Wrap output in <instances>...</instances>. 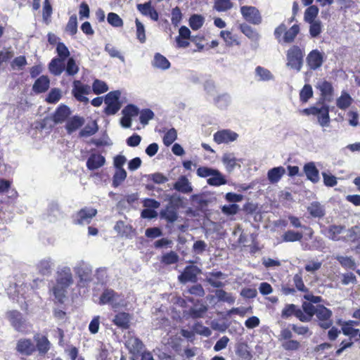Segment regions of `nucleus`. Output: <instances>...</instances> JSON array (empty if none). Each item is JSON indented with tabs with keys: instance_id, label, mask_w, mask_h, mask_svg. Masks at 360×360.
Masks as SVG:
<instances>
[{
	"instance_id": "61",
	"label": "nucleus",
	"mask_w": 360,
	"mask_h": 360,
	"mask_svg": "<svg viewBox=\"0 0 360 360\" xmlns=\"http://www.w3.org/2000/svg\"><path fill=\"white\" fill-rule=\"evenodd\" d=\"M65 70L66 74L69 76H73L78 72L79 67L77 65L74 58H70L68 59L67 66Z\"/></svg>"
},
{
	"instance_id": "50",
	"label": "nucleus",
	"mask_w": 360,
	"mask_h": 360,
	"mask_svg": "<svg viewBox=\"0 0 360 360\" xmlns=\"http://www.w3.org/2000/svg\"><path fill=\"white\" fill-rule=\"evenodd\" d=\"M127 177V172L124 169H116V172L112 178V186H119Z\"/></svg>"
},
{
	"instance_id": "4",
	"label": "nucleus",
	"mask_w": 360,
	"mask_h": 360,
	"mask_svg": "<svg viewBox=\"0 0 360 360\" xmlns=\"http://www.w3.org/2000/svg\"><path fill=\"white\" fill-rule=\"evenodd\" d=\"M100 304H110L112 309H116L126 304L124 296L118 294L112 289H105L100 297Z\"/></svg>"
},
{
	"instance_id": "17",
	"label": "nucleus",
	"mask_w": 360,
	"mask_h": 360,
	"mask_svg": "<svg viewBox=\"0 0 360 360\" xmlns=\"http://www.w3.org/2000/svg\"><path fill=\"white\" fill-rule=\"evenodd\" d=\"M73 269L80 281L87 280L92 273L91 265L83 260L77 262L73 267Z\"/></svg>"
},
{
	"instance_id": "48",
	"label": "nucleus",
	"mask_w": 360,
	"mask_h": 360,
	"mask_svg": "<svg viewBox=\"0 0 360 360\" xmlns=\"http://www.w3.org/2000/svg\"><path fill=\"white\" fill-rule=\"evenodd\" d=\"M69 113H70V110L67 106H65V105L60 106L57 109V110L54 115V121L56 122H58V123L63 122L67 118V117L69 115Z\"/></svg>"
},
{
	"instance_id": "5",
	"label": "nucleus",
	"mask_w": 360,
	"mask_h": 360,
	"mask_svg": "<svg viewBox=\"0 0 360 360\" xmlns=\"http://www.w3.org/2000/svg\"><path fill=\"white\" fill-rule=\"evenodd\" d=\"M181 202L179 196L173 195L170 197L169 202L166 207L160 212L161 219L166 220L169 223H174L178 218L177 207Z\"/></svg>"
},
{
	"instance_id": "33",
	"label": "nucleus",
	"mask_w": 360,
	"mask_h": 360,
	"mask_svg": "<svg viewBox=\"0 0 360 360\" xmlns=\"http://www.w3.org/2000/svg\"><path fill=\"white\" fill-rule=\"evenodd\" d=\"M307 211L315 218H321L325 215V208L319 202H312L308 206Z\"/></svg>"
},
{
	"instance_id": "9",
	"label": "nucleus",
	"mask_w": 360,
	"mask_h": 360,
	"mask_svg": "<svg viewBox=\"0 0 360 360\" xmlns=\"http://www.w3.org/2000/svg\"><path fill=\"white\" fill-rule=\"evenodd\" d=\"M240 13L243 18L253 25H259L262 18L259 11L255 6H243L240 7Z\"/></svg>"
},
{
	"instance_id": "62",
	"label": "nucleus",
	"mask_w": 360,
	"mask_h": 360,
	"mask_svg": "<svg viewBox=\"0 0 360 360\" xmlns=\"http://www.w3.org/2000/svg\"><path fill=\"white\" fill-rule=\"evenodd\" d=\"M336 259L345 268L351 269H355V262L350 257L338 256Z\"/></svg>"
},
{
	"instance_id": "24",
	"label": "nucleus",
	"mask_w": 360,
	"mask_h": 360,
	"mask_svg": "<svg viewBox=\"0 0 360 360\" xmlns=\"http://www.w3.org/2000/svg\"><path fill=\"white\" fill-rule=\"evenodd\" d=\"M255 78L258 82H269L274 79V75L268 69L257 66L255 70Z\"/></svg>"
},
{
	"instance_id": "36",
	"label": "nucleus",
	"mask_w": 360,
	"mask_h": 360,
	"mask_svg": "<svg viewBox=\"0 0 360 360\" xmlns=\"http://www.w3.org/2000/svg\"><path fill=\"white\" fill-rule=\"evenodd\" d=\"M37 347L39 353L45 354L50 348V342L46 337L37 334L34 336Z\"/></svg>"
},
{
	"instance_id": "56",
	"label": "nucleus",
	"mask_w": 360,
	"mask_h": 360,
	"mask_svg": "<svg viewBox=\"0 0 360 360\" xmlns=\"http://www.w3.org/2000/svg\"><path fill=\"white\" fill-rule=\"evenodd\" d=\"M179 261V255L174 251L166 253L162 257V262L170 265L176 263Z\"/></svg>"
},
{
	"instance_id": "54",
	"label": "nucleus",
	"mask_w": 360,
	"mask_h": 360,
	"mask_svg": "<svg viewBox=\"0 0 360 360\" xmlns=\"http://www.w3.org/2000/svg\"><path fill=\"white\" fill-rule=\"evenodd\" d=\"M66 32L71 35H74L77 32V18L76 15H72L70 17L65 28Z\"/></svg>"
},
{
	"instance_id": "57",
	"label": "nucleus",
	"mask_w": 360,
	"mask_h": 360,
	"mask_svg": "<svg viewBox=\"0 0 360 360\" xmlns=\"http://www.w3.org/2000/svg\"><path fill=\"white\" fill-rule=\"evenodd\" d=\"M282 347L286 351H297L300 349V342L295 340H288L283 341L281 344Z\"/></svg>"
},
{
	"instance_id": "27",
	"label": "nucleus",
	"mask_w": 360,
	"mask_h": 360,
	"mask_svg": "<svg viewBox=\"0 0 360 360\" xmlns=\"http://www.w3.org/2000/svg\"><path fill=\"white\" fill-rule=\"evenodd\" d=\"M130 320L131 316L128 313L120 312L115 316L112 321L119 328L127 329L129 327Z\"/></svg>"
},
{
	"instance_id": "53",
	"label": "nucleus",
	"mask_w": 360,
	"mask_h": 360,
	"mask_svg": "<svg viewBox=\"0 0 360 360\" xmlns=\"http://www.w3.org/2000/svg\"><path fill=\"white\" fill-rule=\"evenodd\" d=\"M312 96L313 90L311 85L305 84L300 93V101L303 103H307Z\"/></svg>"
},
{
	"instance_id": "40",
	"label": "nucleus",
	"mask_w": 360,
	"mask_h": 360,
	"mask_svg": "<svg viewBox=\"0 0 360 360\" xmlns=\"http://www.w3.org/2000/svg\"><path fill=\"white\" fill-rule=\"evenodd\" d=\"M302 238V233L293 230H288L282 235V240L285 243L301 241Z\"/></svg>"
},
{
	"instance_id": "31",
	"label": "nucleus",
	"mask_w": 360,
	"mask_h": 360,
	"mask_svg": "<svg viewBox=\"0 0 360 360\" xmlns=\"http://www.w3.org/2000/svg\"><path fill=\"white\" fill-rule=\"evenodd\" d=\"M49 71L54 75H60L65 70L64 60L58 58H53L49 65Z\"/></svg>"
},
{
	"instance_id": "34",
	"label": "nucleus",
	"mask_w": 360,
	"mask_h": 360,
	"mask_svg": "<svg viewBox=\"0 0 360 360\" xmlns=\"http://www.w3.org/2000/svg\"><path fill=\"white\" fill-rule=\"evenodd\" d=\"M114 230L122 237H130L133 232L131 226L125 224L122 221H117Z\"/></svg>"
},
{
	"instance_id": "8",
	"label": "nucleus",
	"mask_w": 360,
	"mask_h": 360,
	"mask_svg": "<svg viewBox=\"0 0 360 360\" xmlns=\"http://www.w3.org/2000/svg\"><path fill=\"white\" fill-rule=\"evenodd\" d=\"M6 316L12 326L16 330L25 332L28 329V324L26 320L19 311L15 310L8 311Z\"/></svg>"
},
{
	"instance_id": "16",
	"label": "nucleus",
	"mask_w": 360,
	"mask_h": 360,
	"mask_svg": "<svg viewBox=\"0 0 360 360\" xmlns=\"http://www.w3.org/2000/svg\"><path fill=\"white\" fill-rule=\"evenodd\" d=\"M238 134L230 129H223L214 134V140L218 144L229 143L236 141Z\"/></svg>"
},
{
	"instance_id": "63",
	"label": "nucleus",
	"mask_w": 360,
	"mask_h": 360,
	"mask_svg": "<svg viewBox=\"0 0 360 360\" xmlns=\"http://www.w3.org/2000/svg\"><path fill=\"white\" fill-rule=\"evenodd\" d=\"M61 98V91L59 89H53L49 93L46 101L49 103H56Z\"/></svg>"
},
{
	"instance_id": "39",
	"label": "nucleus",
	"mask_w": 360,
	"mask_h": 360,
	"mask_svg": "<svg viewBox=\"0 0 360 360\" xmlns=\"http://www.w3.org/2000/svg\"><path fill=\"white\" fill-rule=\"evenodd\" d=\"M231 102V96L227 94H222L214 98V103L220 109H226Z\"/></svg>"
},
{
	"instance_id": "64",
	"label": "nucleus",
	"mask_w": 360,
	"mask_h": 360,
	"mask_svg": "<svg viewBox=\"0 0 360 360\" xmlns=\"http://www.w3.org/2000/svg\"><path fill=\"white\" fill-rule=\"evenodd\" d=\"M121 93L120 91H113L109 92L105 98V104H112V103H118L119 98L120 97Z\"/></svg>"
},
{
	"instance_id": "2",
	"label": "nucleus",
	"mask_w": 360,
	"mask_h": 360,
	"mask_svg": "<svg viewBox=\"0 0 360 360\" xmlns=\"http://www.w3.org/2000/svg\"><path fill=\"white\" fill-rule=\"evenodd\" d=\"M73 283L74 278L70 267L68 266L58 267L56 271V285L52 288L53 294L58 302H63L67 289Z\"/></svg>"
},
{
	"instance_id": "32",
	"label": "nucleus",
	"mask_w": 360,
	"mask_h": 360,
	"mask_svg": "<svg viewBox=\"0 0 360 360\" xmlns=\"http://www.w3.org/2000/svg\"><path fill=\"white\" fill-rule=\"evenodd\" d=\"M84 123V120L82 117L75 116L68 120L66 122L65 128L69 134H72Z\"/></svg>"
},
{
	"instance_id": "43",
	"label": "nucleus",
	"mask_w": 360,
	"mask_h": 360,
	"mask_svg": "<svg viewBox=\"0 0 360 360\" xmlns=\"http://www.w3.org/2000/svg\"><path fill=\"white\" fill-rule=\"evenodd\" d=\"M352 101L349 94L346 92H342L341 96L337 99L336 105L340 109L345 110L350 106Z\"/></svg>"
},
{
	"instance_id": "26",
	"label": "nucleus",
	"mask_w": 360,
	"mask_h": 360,
	"mask_svg": "<svg viewBox=\"0 0 360 360\" xmlns=\"http://www.w3.org/2000/svg\"><path fill=\"white\" fill-rule=\"evenodd\" d=\"M207 311V307L200 301H198V304H195L194 307H191L187 314L192 319H199L203 317Z\"/></svg>"
},
{
	"instance_id": "21",
	"label": "nucleus",
	"mask_w": 360,
	"mask_h": 360,
	"mask_svg": "<svg viewBox=\"0 0 360 360\" xmlns=\"http://www.w3.org/2000/svg\"><path fill=\"white\" fill-rule=\"evenodd\" d=\"M238 159L232 153H226L221 158V162L228 172H232L236 167H240L238 163Z\"/></svg>"
},
{
	"instance_id": "23",
	"label": "nucleus",
	"mask_w": 360,
	"mask_h": 360,
	"mask_svg": "<svg viewBox=\"0 0 360 360\" xmlns=\"http://www.w3.org/2000/svg\"><path fill=\"white\" fill-rule=\"evenodd\" d=\"M304 172L309 180H310L313 183L319 182V172L317 168L315 166L314 162H311L304 165Z\"/></svg>"
},
{
	"instance_id": "51",
	"label": "nucleus",
	"mask_w": 360,
	"mask_h": 360,
	"mask_svg": "<svg viewBox=\"0 0 360 360\" xmlns=\"http://www.w3.org/2000/svg\"><path fill=\"white\" fill-rule=\"evenodd\" d=\"M108 22L114 27H121L124 22L122 19L115 13H109L107 16Z\"/></svg>"
},
{
	"instance_id": "20",
	"label": "nucleus",
	"mask_w": 360,
	"mask_h": 360,
	"mask_svg": "<svg viewBox=\"0 0 360 360\" xmlns=\"http://www.w3.org/2000/svg\"><path fill=\"white\" fill-rule=\"evenodd\" d=\"M105 164V158L97 153H92L87 159L86 167L89 170H95L101 168Z\"/></svg>"
},
{
	"instance_id": "52",
	"label": "nucleus",
	"mask_w": 360,
	"mask_h": 360,
	"mask_svg": "<svg viewBox=\"0 0 360 360\" xmlns=\"http://www.w3.org/2000/svg\"><path fill=\"white\" fill-rule=\"evenodd\" d=\"M177 139V131L174 128H171L165 134L163 143L166 146L172 145Z\"/></svg>"
},
{
	"instance_id": "3",
	"label": "nucleus",
	"mask_w": 360,
	"mask_h": 360,
	"mask_svg": "<svg viewBox=\"0 0 360 360\" xmlns=\"http://www.w3.org/2000/svg\"><path fill=\"white\" fill-rule=\"evenodd\" d=\"M304 51L297 45L290 46L286 52L287 67L300 72L303 65Z\"/></svg>"
},
{
	"instance_id": "47",
	"label": "nucleus",
	"mask_w": 360,
	"mask_h": 360,
	"mask_svg": "<svg viewBox=\"0 0 360 360\" xmlns=\"http://www.w3.org/2000/svg\"><path fill=\"white\" fill-rule=\"evenodd\" d=\"M319 89L321 92L322 96L329 101L333 93L331 84L327 81H323L319 84Z\"/></svg>"
},
{
	"instance_id": "6",
	"label": "nucleus",
	"mask_w": 360,
	"mask_h": 360,
	"mask_svg": "<svg viewBox=\"0 0 360 360\" xmlns=\"http://www.w3.org/2000/svg\"><path fill=\"white\" fill-rule=\"evenodd\" d=\"M306 115H316L319 124L324 127H328L330 121L329 116V108L327 105L322 104L321 106H313L303 110Z\"/></svg>"
},
{
	"instance_id": "55",
	"label": "nucleus",
	"mask_w": 360,
	"mask_h": 360,
	"mask_svg": "<svg viewBox=\"0 0 360 360\" xmlns=\"http://www.w3.org/2000/svg\"><path fill=\"white\" fill-rule=\"evenodd\" d=\"M92 89L96 94H101L108 90V85L105 82L96 79L92 85Z\"/></svg>"
},
{
	"instance_id": "42",
	"label": "nucleus",
	"mask_w": 360,
	"mask_h": 360,
	"mask_svg": "<svg viewBox=\"0 0 360 360\" xmlns=\"http://www.w3.org/2000/svg\"><path fill=\"white\" fill-rule=\"evenodd\" d=\"M319 8L315 5H309V6L305 10L304 14V20L306 22H311L315 21L319 14Z\"/></svg>"
},
{
	"instance_id": "10",
	"label": "nucleus",
	"mask_w": 360,
	"mask_h": 360,
	"mask_svg": "<svg viewBox=\"0 0 360 360\" xmlns=\"http://www.w3.org/2000/svg\"><path fill=\"white\" fill-rule=\"evenodd\" d=\"M72 87V94L78 101L85 103L89 102V98L85 95L91 93L90 86L84 84L79 80H75Z\"/></svg>"
},
{
	"instance_id": "15",
	"label": "nucleus",
	"mask_w": 360,
	"mask_h": 360,
	"mask_svg": "<svg viewBox=\"0 0 360 360\" xmlns=\"http://www.w3.org/2000/svg\"><path fill=\"white\" fill-rule=\"evenodd\" d=\"M55 266V262L51 257H46L40 259L36 264L38 273L42 276H49L51 275Z\"/></svg>"
},
{
	"instance_id": "22",
	"label": "nucleus",
	"mask_w": 360,
	"mask_h": 360,
	"mask_svg": "<svg viewBox=\"0 0 360 360\" xmlns=\"http://www.w3.org/2000/svg\"><path fill=\"white\" fill-rule=\"evenodd\" d=\"M285 174V169L282 167H276L267 172V179L271 184H277Z\"/></svg>"
},
{
	"instance_id": "30",
	"label": "nucleus",
	"mask_w": 360,
	"mask_h": 360,
	"mask_svg": "<svg viewBox=\"0 0 360 360\" xmlns=\"http://www.w3.org/2000/svg\"><path fill=\"white\" fill-rule=\"evenodd\" d=\"M17 349L19 352L29 355L35 350V346L30 340H20L17 345Z\"/></svg>"
},
{
	"instance_id": "41",
	"label": "nucleus",
	"mask_w": 360,
	"mask_h": 360,
	"mask_svg": "<svg viewBox=\"0 0 360 360\" xmlns=\"http://www.w3.org/2000/svg\"><path fill=\"white\" fill-rule=\"evenodd\" d=\"M98 130V127L96 121L87 124L80 131V137H89L95 134Z\"/></svg>"
},
{
	"instance_id": "1",
	"label": "nucleus",
	"mask_w": 360,
	"mask_h": 360,
	"mask_svg": "<svg viewBox=\"0 0 360 360\" xmlns=\"http://www.w3.org/2000/svg\"><path fill=\"white\" fill-rule=\"evenodd\" d=\"M322 233L330 240L344 243H354L360 239V226H354L347 229L345 225L331 224L326 227Z\"/></svg>"
},
{
	"instance_id": "38",
	"label": "nucleus",
	"mask_w": 360,
	"mask_h": 360,
	"mask_svg": "<svg viewBox=\"0 0 360 360\" xmlns=\"http://www.w3.org/2000/svg\"><path fill=\"white\" fill-rule=\"evenodd\" d=\"M215 295L219 302H226L229 304H233L236 301V297L231 293L222 289L216 290Z\"/></svg>"
},
{
	"instance_id": "28",
	"label": "nucleus",
	"mask_w": 360,
	"mask_h": 360,
	"mask_svg": "<svg viewBox=\"0 0 360 360\" xmlns=\"http://www.w3.org/2000/svg\"><path fill=\"white\" fill-rule=\"evenodd\" d=\"M49 84L50 80L48 77L42 75L35 81L32 89L35 93H43L48 90Z\"/></svg>"
},
{
	"instance_id": "44",
	"label": "nucleus",
	"mask_w": 360,
	"mask_h": 360,
	"mask_svg": "<svg viewBox=\"0 0 360 360\" xmlns=\"http://www.w3.org/2000/svg\"><path fill=\"white\" fill-rule=\"evenodd\" d=\"M309 24V34L312 38L318 37L323 30V25L321 20H317L308 22Z\"/></svg>"
},
{
	"instance_id": "46",
	"label": "nucleus",
	"mask_w": 360,
	"mask_h": 360,
	"mask_svg": "<svg viewBox=\"0 0 360 360\" xmlns=\"http://www.w3.org/2000/svg\"><path fill=\"white\" fill-rule=\"evenodd\" d=\"M205 18L201 15L193 14L190 17L189 25L193 30H199L204 24Z\"/></svg>"
},
{
	"instance_id": "37",
	"label": "nucleus",
	"mask_w": 360,
	"mask_h": 360,
	"mask_svg": "<svg viewBox=\"0 0 360 360\" xmlns=\"http://www.w3.org/2000/svg\"><path fill=\"white\" fill-rule=\"evenodd\" d=\"M300 32V27L298 25H292L290 29L285 30L283 37V43L290 44L292 43L297 35Z\"/></svg>"
},
{
	"instance_id": "59",
	"label": "nucleus",
	"mask_w": 360,
	"mask_h": 360,
	"mask_svg": "<svg viewBox=\"0 0 360 360\" xmlns=\"http://www.w3.org/2000/svg\"><path fill=\"white\" fill-rule=\"evenodd\" d=\"M292 280H293L294 285L298 291L303 292H308L309 290L305 286L303 279H302V276L300 274H296L293 276Z\"/></svg>"
},
{
	"instance_id": "49",
	"label": "nucleus",
	"mask_w": 360,
	"mask_h": 360,
	"mask_svg": "<svg viewBox=\"0 0 360 360\" xmlns=\"http://www.w3.org/2000/svg\"><path fill=\"white\" fill-rule=\"evenodd\" d=\"M135 24L136 37L143 44L146 40L145 26L138 18H136Z\"/></svg>"
},
{
	"instance_id": "35",
	"label": "nucleus",
	"mask_w": 360,
	"mask_h": 360,
	"mask_svg": "<svg viewBox=\"0 0 360 360\" xmlns=\"http://www.w3.org/2000/svg\"><path fill=\"white\" fill-rule=\"evenodd\" d=\"M207 182L210 186H219L226 184V180L219 170L215 169L213 174L207 179Z\"/></svg>"
},
{
	"instance_id": "25",
	"label": "nucleus",
	"mask_w": 360,
	"mask_h": 360,
	"mask_svg": "<svg viewBox=\"0 0 360 360\" xmlns=\"http://www.w3.org/2000/svg\"><path fill=\"white\" fill-rule=\"evenodd\" d=\"M174 188L183 193H190L193 188L188 179L185 176H180L174 184Z\"/></svg>"
},
{
	"instance_id": "45",
	"label": "nucleus",
	"mask_w": 360,
	"mask_h": 360,
	"mask_svg": "<svg viewBox=\"0 0 360 360\" xmlns=\"http://www.w3.org/2000/svg\"><path fill=\"white\" fill-rule=\"evenodd\" d=\"M231 0H214L213 8L218 12H225L233 8Z\"/></svg>"
},
{
	"instance_id": "14",
	"label": "nucleus",
	"mask_w": 360,
	"mask_h": 360,
	"mask_svg": "<svg viewBox=\"0 0 360 360\" xmlns=\"http://www.w3.org/2000/svg\"><path fill=\"white\" fill-rule=\"evenodd\" d=\"M125 346L129 349L130 354L135 356L141 352L144 345L139 338L129 333L127 336Z\"/></svg>"
},
{
	"instance_id": "19",
	"label": "nucleus",
	"mask_w": 360,
	"mask_h": 360,
	"mask_svg": "<svg viewBox=\"0 0 360 360\" xmlns=\"http://www.w3.org/2000/svg\"><path fill=\"white\" fill-rule=\"evenodd\" d=\"M136 8L143 16L149 17L153 21L158 20L159 14L155 8L152 6L150 1L139 4L136 5Z\"/></svg>"
},
{
	"instance_id": "18",
	"label": "nucleus",
	"mask_w": 360,
	"mask_h": 360,
	"mask_svg": "<svg viewBox=\"0 0 360 360\" xmlns=\"http://www.w3.org/2000/svg\"><path fill=\"white\" fill-rule=\"evenodd\" d=\"M307 63L311 70L319 68L323 63V55L319 50H312L307 57Z\"/></svg>"
},
{
	"instance_id": "29",
	"label": "nucleus",
	"mask_w": 360,
	"mask_h": 360,
	"mask_svg": "<svg viewBox=\"0 0 360 360\" xmlns=\"http://www.w3.org/2000/svg\"><path fill=\"white\" fill-rule=\"evenodd\" d=\"M152 65L155 68L166 70L170 68V62L162 54L156 53L152 60Z\"/></svg>"
},
{
	"instance_id": "11",
	"label": "nucleus",
	"mask_w": 360,
	"mask_h": 360,
	"mask_svg": "<svg viewBox=\"0 0 360 360\" xmlns=\"http://www.w3.org/2000/svg\"><path fill=\"white\" fill-rule=\"evenodd\" d=\"M201 269L197 266H187L184 271L179 276L178 279L181 283L187 282L196 283L198 275L201 274Z\"/></svg>"
},
{
	"instance_id": "13",
	"label": "nucleus",
	"mask_w": 360,
	"mask_h": 360,
	"mask_svg": "<svg viewBox=\"0 0 360 360\" xmlns=\"http://www.w3.org/2000/svg\"><path fill=\"white\" fill-rule=\"evenodd\" d=\"M97 210L94 208L85 207L80 210L75 216L74 222L77 224H89L96 216Z\"/></svg>"
},
{
	"instance_id": "58",
	"label": "nucleus",
	"mask_w": 360,
	"mask_h": 360,
	"mask_svg": "<svg viewBox=\"0 0 360 360\" xmlns=\"http://www.w3.org/2000/svg\"><path fill=\"white\" fill-rule=\"evenodd\" d=\"M58 58L65 60L70 56V51L65 44L63 42H58L56 46Z\"/></svg>"
},
{
	"instance_id": "60",
	"label": "nucleus",
	"mask_w": 360,
	"mask_h": 360,
	"mask_svg": "<svg viewBox=\"0 0 360 360\" xmlns=\"http://www.w3.org/2000/svg\"><path fill=\"white\" fill-rule=\"evenodd\" d=\"M153 117L154 113L151 110L143 109L140 112L139 120L142 124L146 125Z\"/></svg>"
},
{
	"instance_id": "12",
	"label": "nucleus",
	"mask_w": 360,
	"mask_h": 360,
	"mask_svg": "<svg viewBox=\"0 0 360 360\" xmlns=\"http://www.w3.org/2000/svg\"><path fill=\"white\" fill-rule=\"evenodd\" d=\"M205 281L209 283L212 287L221 288L225 286V283L221 280L226 278V275L220 271L214 270L205 274Z\"/></svg>"
},
{
	"instance_id": "7",
	"label": "nucleus",
	"mask_w": 360,
	"mask_h": 360,
	"mask_svg": "<svg viewBox=\"0 0 360 360\" xmlns=\"http://www.w3.org/2000/svg\"><path fill=\"white\" fill-rule=\"evenodd\" d=\"M315 315L321 328L328 329L333 325V320L331 319L333 312L330 309L326 308L323 305H317V309Z\"/></svg>"
}]
</instances>
